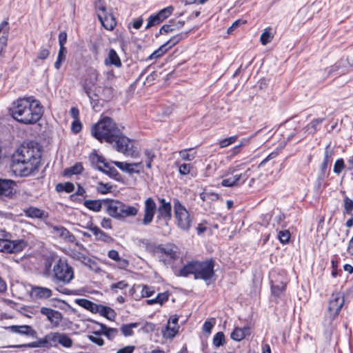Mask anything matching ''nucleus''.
<instances>
[{"label": "nucleus", "instance_id": "nucleus-47", "mask_svg": "<svg viewBox=\"0 0 353 353\" xmlns=\"http://www.w3.org/2000/svg\"><path fill=\"white\" fill-rule=\"evenodd\" d=\"M139 323H132L130 324L122 325L121 330L125 336H130L133 334V328H136L139 326Z\"/></svg>", "mask_w": 353, "mask_h": 353}, {"label": "nucleus", "instance_id": "nucleus-61", "mask_svg": "<svg viewBox=\"0 0 353 353\" xmlns=\"http://www.w3.org/2000/svg\"><path fill=\"white\" fill-rule=\"evenodd\" d=\"M145 155L146 157L145 162H146V167L148 168H151L152 165V161H153V159L155 157V154L152 150H146L145 151Z\"/></svg>", "mask_w": 353, "mask_h": 353}, {"label": "nucleus", "instance_id": "nucleus-1", "mask_svg": "<svg viewBox=\"0 0 353 353\" xmlns=\"http://www.w3.org/2000/svg\"><path fill=\"white\" fill-rule=\"evenodd\" d=\"M12 117L20 123L32 125L41 118L43 110L41 103L32 97L19 98L10 108Z\"/></svg>", "mask_w": 353, "mask_h": 353}, {"label": "nucleus", "instance_id": "nucleus-12", "mask_svg": "<svg viewBox=\"0 0 353 353\" xmlns=\"http://www.w3.org/2000/svg\"><path fill=\"white\" fill-rule=\"evenodd\" d=\"M344 301V297L340 292H334L332 294L329 301L328 310L333 319L339 315Z\"/></svg>", "mask_w": 353, "mask_h": 353}, {"label": "nucleus", "instance_id": "nucleus-45", "mask_svg": "<svg viewBox=\"0 0 353 353\" xmlns=\"http://www.w3.org/2000/svg\"><path fill=\"white\" fill-rule=\"evenodd\" d=\"M200 198L207 203L215 201L219 199V195L214 192L203 191L200 194Z\"/></svg>", "mask_w": 353, "mask_h": 353}, {"label": "nucleus", "instance_id": "nucleus-16", "mask_svg": "<svg viewBox=\"0 0 353 353\" xmlns=\"http://www.w3.org/2000/svg\"><path fill=\"white\" fill-rule=\"evenodd\" d=\"M51 232L54 236L61 238L68 242L73 243L76 241L74 235H73L68 230L63 226H51Z\"/></svg>", "mask_w": 353, "mask_h": 353}, {"label": "nucleus", "instance_id": "nucleus-37", "mask_svg": "<svg viewBox=\"0 0 353 353\" xmlns=\"http://www.w3.org/2000/svg\"><path fill=\"white\" fill-rule=\"evenodd\" d=\"M323 119H313L310 123L305 127V130L308 134H313L318 130L320 125L323 121Z\"/></svg>", "mask_w": 353, "mask_h": 353}, {"label": "nucleus", "instance_id": "nucleus-44", "mask_svg": "<svg viewBox=\"0 0 353 353\" xmlns=\"http://www.w3.org/2000/svg\"><path fill=\"white\" fill-rule=\"evenodd\" d=\"M83 167L81 163H77L74 165L67 168L64 170L63 174L65 176H70L72 174H78L83 172Z\"/></svg>", "mask_w": 353, "mask_h": 353}, {"label": "nucleus", "instance_id": "nucleus-10", "mask_svg": "<svg viewBox=\"0 0 353 353\" xmlns=\"http://www.w3.org/2000/svg\"><path fill=\"white\" fill-rule=\"evenodd\" d=\"M28 245L23 239L11 241L9 237L0 239V252L5 253H14L22 251Z\"/></svg>", "mask_w": 353, "mask_h": 353}, {"label": "nucleus", "instance_id": "nucleus-55", "mask_svg": "<svg viewBox=\"0 0 353 353\" xmlns=\"http://www.w3.org/2000/svg\"><path fill=\"white\" fill-rule=\"evenodd\" d=\"M278 238L281 243L286 244L290 241V233L287 230H281L279 232Z\"/></svg>", "mask_w": 353, "mask_h": 353}, {"label": "nucleus", "instance_id": "nucleus-24", "mask_svg": "<svg viewBox=\"0 0 353 353\" xmlns=\"http://www.w3.org/2000/svg\"><path fill=\"white\" fill-rule=\"evenodd\" d=\"M75 302L78 305L92 313H98L100 304L94 303L85 299H76Z\"/></svg>", "mask_w": 353, "mask_h": 353}, {"label": "nucleus", "instance_id": "nucleus-38", "mask_svg": "<svg viewBox=\"0 0 353 353\" xmlns=\"http://www.w3.org/2000/svg\"><path fill=\"white\" fill-rule=\"evenodd\" d=\"M185 37H186L185 33H179L173 37H172L167 42L164 44V47L167 50L174 46L177 44L181 40H182Z\"/></svg>", "mask_w": 353, "mask_h": 353}, {"label": "nucleus", "instance_id": "nucleus-31", "mask_svg": "<svg viewBox=\"0 0 353 353\" xmlns=\"http://www.w3.org/2000/svg\"><path fill=\"white\" fill-rule=\"evenodd\" d=\"M105 64L106 65H114L117 68L121 66V61L114 50L110 49L109 50L108 57L105 59Z\"/></svg>", "mask_w": 353, "mask_h": 353}, {"label": "nucleus", "instance_id": "nucleus-5", "mask_svg": "<svg viewBox=\"0 0 353 353\" xmlns=\"http://www.w3.org/2000/svg\"><path fill=\"white\" fill-rule=\"evenodd\" d=\"M53 277L56 282L68 284L74 279V270L66 261L59 259L53 266Z\"/></svg>", "mask_w": 353, "mask_h": 353}, {"label": "nucleus", "instance_id": "nucleus-29", "mask_svg": "<svg viewBox=\"0 0 353 353\" xmlns=\"http://www.w3.org/2000/svg\"><path fill=\"white\" fill-rule=\"evenodd\" d=\"M249 334H250V327L246 326L243 328L236 327L231 333V338L234 341H240Z\"/></svg>", "mask_w": 353, "mask_h": 353}, {"label": "nucleus", "instance_id": "nucleus-20", "mask_svg": "<svg viewBox=\"0 0 353 353\" xmlns=\"http://www.w3.org/2000/svg\"><path fill=\"white\" fill-rule=\"evenodd\" d=\"M240 168L241 165H239L235 167L229 168L226 176H228L229 174H231V176L223 179L221 181V185L224 187H233L236 185H239V183L236 176V171L241 170Z\"/></svg>", "mask_w": 353, "mask_h": 353}, {"label": "nucleus", "instance_id": "nucleus-32", "mask_svg": "<svg viewBox=\"0 0 353 353\" xmlns=\"http://www.w3.org/2000/svg\"><path fill=\"white\" fill-rule=\"evenodd\" d=\"M106 203L105 200H85L83 202V205L90 210L98 212L101 211L102 208V203Z\"/></svg>", "mask_w": 353, "mask_h": 353}, {"label": "nucleus", "instance_id": "nucleus-13", "mask_svg": "<svg viewBox=\"0 0 353 353\" xmlns=\"http://www.w3.org/2000/svg\"><path fill=\"white\" fill-rule=\"evenodd\" d=\"M157 211V204L154 200L149 197L144 201V215L142 223L148 225L152 222L154 216Z\"/></svg>", "mask_w": 353, "mask_h": 353}, {"label": "nucleus", "instance_id": "nucleus-56", "mask_svg": "<svg viewBox=\"0 0 353 353\" xmlns=\"http://www.w3.org/2000/svg\"><path fill=\"white\" fill-rule=\"evenodd\" d=\"M343 206L345 213L348 214H352V212L353 211V201L351 199L345 196L343 201Z\"/></svg>", "mask_w": 353, "mask_h": 353}, {"label": "nucleus", "instance_id": "nucleus-40", "mask_svg": "<svg viewBox=\"0 0 353 353\" xmlns=\"http://www.w3.org/2000/svg\"><path fill=\"white\" fill-rule=\"evenodd\" d=\"M333 153V150L330 148V145H327L325 149L324 159L321 166L323 172H325V170H326L328 164L330 162V159L332 158Z\"/></svg>", "mask_w": 353, "mask_h": 353}, {"label": "nucleus", "instance_id": "nucleus-22", "mask_svg": "<svg viewBox=\"0 0 353 353\" xmlns=\"http://www.w3.org/2000/svg\"><path fill=\"white\" fill-rule=\"evenodd\" d=\"M98 18L101 25L108 30H112L116 26V21L114 16L110 13H106L105 14L99 13Z\"/></svg>", "mask_w": 353, "mask_h": 353}, {"label": "nucleus", "instance_id": "nucleus-6", "mask_svg": "<svg viewBox=\"0 0 353 353\" xmlns=\"http://www.w3.org/2000/svg\"><path fill=\"white\" fill-rule=\"evenodd\" d=\"M154 252L164 264L171 263L179 257V248L172 243L159 245Z\"/></svg>", "mask_w": 353, "mask_h": 353}, {"label": "nucleus", "instance_id": "nucleus-17", "mask_svg": "<svg viewBox=\"0 0 353 353\" xmlns=\"http://www.w3.org/2000/svg\"><path fill=\"white\" fill-rule=\"evenodd\" d=\"M119 169L128 173H139L143 170L142 162L129 163L126 162L113 161L112 162Z\"/></svg>", "mask_w": 353, "mask_h": 353}, {"label": "nucleus", "instance_id": "nucleus-64", "mask_svg": "<svg viewBox=\"0 0 353 353\" xmlns=\"http://www.w3.org/2000/svg\"><path fill=\"white\" fill-rule=\"evenodd\" d=\"M82 125L79 119L74 120L71 125V130L74 133H78L81 130Z\"/></svg>", "mask_w": 353, "mask_h": 353}, {"label": "nucleus", "instance_id": "nucleus-14", "mask_svg": "<svg viewBox=\"0 0 353 353\" xmlns=\"http://www.w3.org/2000/svg\"><path fill=\"white\" fill-rule=\"evenodd\" d=\"M40 312L46 316L53 327H58L63 319L62 314L59 311L49 307H42Z\"/></svg>", "mask_w": 353, "mask_h": 353}, {"label": "nucleus", "instance_id": "nucleus-4", "mask_svg": "<svg viewBox=\"0 0 353 353\" xmlns=\"http://www.w3.org/2000/svg\"><path fill=\"white\" fill-rule=\"evenodd\" d=\"M119 130L116 123L111 118L105 117L92 127L91 133L100 142L112 143L113 139L117 137Z\"/></svg>", "mask_w": 353, "mask_h": 353}, {"label": "nucleus", "instance_id": "nucleus-46", "mask_svg": "<svg viewBox=\"0 0 353 353\" xmlns=\"http://www.w3.org/2000/svg\"><path fill=\"white\" fill-rule=\"evenodd\" d=\"M179 330L178 325H171L170 324H168L165 327V330H163V335L165 338H173L177 334Z\"/></svg>", "mask_w": 353, "mask_h": 353}, {"label": "nucleus", "instance_id": "nucleus-23", "mask_svg": "<svg viewBox=\"0 0 353 353\" xmlns=\"http://www.w3.org/2000/svg\"><path fill=\"white\" fill-rule=\"evenodd\" d=\"M107 203V213L114 218L121 219L122 203L114 201Z\"/></svg>", "mask_w": 353, "mask_h": 353}, {"label": "nucleus", "instance_id": "nucleus-51", "mask_svg": "<svg viewBox=\"0 0 353 353\" xmlns=\"http://www.w3.org/2000/svg\"><path fill=\"white\" fill-rule=\"evenodd\" d=\"M225 343V335L223 332L216 333L213 337V345L218 347L223 345Z\"/></svg>", "mask_w": 353, "mask_h": 353}, {"label": "nucleus", "instance_id": "nucleus-27", "mask_svg": "<svg viewBox=\"0 0 353 353\" xmlns=\"http://www.w3.org/2000/svg\"><path fill=\"white\" fill-rule=\"evenodd\" d=\"M25 215L32 219H45L48 216L47 213L39 208L30 207L24 210Z\"/></svg>", "mask_w": 353, "mask_h": 353}, {"label": "nucleus", "instance_id": "nucleus-30", "mask_svg": "<svg viewBox=\"0 0 353 353\" xmlns=\"http://www.w3.org/2000/svg\"><path fill=\"white\" fill-rule=\"evenodd\" d=\"M89 229L94 235L97 240L106 243L110 242L113 240L110 235L104 232L97 226H91L89 228Z\"/></svg>", "mask_w": 353, "mask_h": 353}, {"label": "nucleus", "instance_id": "nucleus-18", "mask_svg": "<svg viewBox=\"0 0 353 353\" xmlns=\"http://www.w3.org/2000/svg\"><path fill=\"white\" fill-rule=\"evenodd\" d=\"M30 295L35 299H48L52 296V291L51 289L41 286H32Z\"/></svg>", "mask_w": 353, "mask_h": 353}, {"label": "nucleus", "instance_id": "nucleus-35", "mask_svg": "<svg viewBox=\"0 0 353 353\" xmlns=\"http://www.w3.org/2000/svg\"><path fill=\"white\" fill-rule=\"evenodd\" d=\"M99 325L101 327V332L108 339L113 340L118 335L119 330L117 328L108 327L103 323H99Z\"/></svg>", "mask_w": 353, "mask_h": 353}, {"label": "nucleus", "instance_id": "nucleus-48", "mask_svg": "<svg viewBox=\"0 0 353 353\" xmlns=\"http://www.w3.org/2000/svg\"><path fill=\"white\" fill-rule=\"evenodd\" d=\"M56 189L58 192L64 191L70 193L74 190V185L72 183L66 182L64 183H59L56 186Z\"/></svg>", "mask_w": 353, "mask_h": 353}, {"label": "nucleus", "instance_id": "nucleus-54", "mask_svg": "<svg viewBox=\"0 0 353 353\" xmlns=\"http://www.w3.org/2000/svg\"><path fill=\"white\" fill-rule=\"evenodd\" d=\"M94 6H95V9H96V12H97V14L99 13L103 14L108 13L107 10H106L105 3L103 1L96 0L94 2Z\"/></svg>", "mask_w": 353, "mask_h": 353}, {"label": "nucleus", "instance_id": "nucleus-8", "mask_svg": "<svg viewBox=\"0 0 353 353\" xmlns=\"http://www.w3.org/2000/svg\"><path fill=\"white\" fill-rule=\"evenodd\" d=\"M112 143H114V147L118 152L128 156H135L133 141L123 135L121 130L119 131L117 137L113 139Z\"/></svg>", "mask_w": 353, "mask_h": 353}, {"label": "nucleus", "instance_id": "nucleus-60", "mask_svg": "<svg viewBox=\"0 0 353 353\" xmlns=\"http://www.w3.org/2000/svg\"><path fill=\"white\" fill-rule=\"evenodd\" d=\"M88 339L90 341H92V343H94L99 346H102L104 344V341L99 336V333L98 332H95L94 333V335L88 336Z\"/></svg>", "mask_w": 353, "mask_h": 353}, {"label": "nucleus", "instance_id": "nucleus-9", "mask_svg": "<svg viewBox=\"0 0 353 353\" xmlns=\"http://www.w3.org/2000/svg\"><path fill=\"white\" fill-rule=\"evenodd\" d=\"M214 275V261L212 260L205 261H196L195 279H202L205 281H208Z\"/></svg>", "mask_w": 353, "mask_h": 353}, {"label": "nucleus", "instance_id": "nucleus-63", "mask_svg": "<svg viewBox=\"0 0 353 353\" xmlns=\"http://www.w3.org/2000/svg\"><path fill=\"white\" fill-rule=\"evenodd\" d=\"M192 165L189 163H183L179 168V172L182 175H187L190 173Z\"/></svg>", "mask_w": 353, "mask_h": 353}, {"label": "nucleus", "instance_id": "nucleus-7", "mask_svg": "<svg viewBox=\"0 0 353 353\" xmlns=\"http://www.w3.org/2000/svg\"><path fill=\"white\" fill-rule=\"evenodd\" d=\"M174 210L178 227L182 230L188 231L192 223L189 212L177 199L174 200Z\"/></svg>", "mask_w": 353, "mask_h": 353}, {"label": "nucleus", "instance_id": "nucleus-2", "mask_svg": "<svg viewBox=\"0 0 353 353\" xmlns=\"http://www.w3.org/2000/svg\"><path fill=\"white\" fill-rule=\"evenodd\" d=\"M40 157V152L37 148L21 146L12 156L11 172L17 176H28L38 170Z\"/></svg>", "mask_w": 353, "mask_h": 353}, {"label": "nucleus", "instance_id": "nucleus-34", "mask_svg": "<svg viewBox=\"0 0 353 353\" xmlns=\"http://www.w3.org/2000/svg\"><path fill=\"white\" fill-rule=\"evenodd\" d=\"M139 210L137 207L125 205L122 203L121 219L129 216H134L138 214Z\"/></svg>", "mask_w": 353, "mask_h": 353}, {"label": "nucleus", "instance_id": "nucleus-41", "mask_svg": "<svg viewBox=\"0 0 353 353\" xmlns=\"http://www.w3.org/2000/svg\"><path fill=\"white\" fill-rule=\"evenodd\" d=\"M274 38V34L272 32V28L270 27L266 28L260 37V41L262 45L265 46L270 43Z\"/></svg>", "mask_w": 353, "mask_h": 353}, {"label": "nucleus", "instance_id": "nucleus-53", "mask_svg": "<svg viewBox=\"0 0 353 353\" xmlns=\"http://www.w3.org/2000/svg\"><path fill=\"white\" fill-rule=\"evenodd\" d=\"M112 188V186L109 183H103L102 182H100L97 185V190L99 193L105 194L110 192Z\"/></svg>", "mask_w": 353, "mask_h": 353}, {"label": "nucleus", "instance_id": "nucleus-26", "mask_svg": "<svg viewBox=\"0 0 353 353\" xmlns=\"http://www.w3.org/2000/svg\"><path fill=\"white\" fill-rule=\"evenodd\" d=\"M91 163L95 166V168L101 172L106 173L107 172L99 164L103 163L105 168H108V165L104 161L103 157L97 154L95 151L92 152L89 156Z\"/></svg>", "mask_w": 353, "mask_h": 353}, {"label": "nucleus", "instance_id": "nucleus-50", "mask_svg": "<svg viewBox=\"0 0 353 353\" xmlns=\"http://www.w3.org/2000/svg\"><path fill=\"white\" fill-rule=\"evenodd\" d=\"M174 8L172 6H168L162 10H161L157 14L159 16V17L162 19V21H164L168 17H169L172 13L173 12Z\"/></svg>", "mask_w": 353, "mask_h": 353}, {"label": "nucleus", "instance_id": "nucleus-62", "mask_svg": "<svg viewBox=\"0 0 353 353\" xmlns=\"http://www.w3.org/2000/svg\"><path fill=\"white\" fill-rule=\"evenodd\" d=\"M345 167V163L343 159L336 160L334 165V172L340 174Z\"/></svg>", "mask_w": 353, "mask_h": 353}, {"label": "nucleus", "instance_id": "nucleus-3", "mask_svg": "<svg viewBox=\"0 0 353 353\" xmlns=\"http://www.w3.org/2000/svg\"><path fill=\"white\" fill-rule=\"evenodd\" d=\"M59 345H61L63 347L70 348L73 345V340L65 333L52 332L44 336L43 338L39 339L36 341L19 346L48 349L50 347H58Z\"/></svg>", "mask_w": 353, "mask_h": 353}, {"label": "nucleus", "instance_id": "nucleus-11", "mask_svg": "<svg viewBox=\"0 0 353 353\" xmlns=\"http://www.w3.org/2000/svg\"><path fill=\"white\" fill-rule=\"evenodd\" d=\"M70 256L74 260L81 262L84 265L88 267L94 272H98L100 268L98 266L97 261L89 257L86 254L76 250H71Z\"/></svg>", "mask_w": 353, "mask_h": 353}, {"label": "nucleus", "instance_id": "nucleus-52", "mask_svg": "<svg viewBox=\"0 0 353 353\" xmlns=\"http://www.w3.org/2000/svg\"><path fill=\"white\" fill-rule=\"evenodd\" d=\"M162 21H163L162 19L159 17V16L157 14L155 15H151L149 17V18L148 19V23H147L145 28L148 29V28H151L152 26L159 24Z\"/></svg>", "mask_w": 353, "mask_h": 353}, {"label": "nucleus", "instance_id": "nucleus-36", "mask_svg": "<svg viewBox=\"0 0 353 353\" xmlns=\"http://www.w3.org/2000/svg\"><path fill=\"white\" fill-rule=\"evenodd\" d=\"M98 313L109 320H114L116 317V312L110 307L100 305Z\"/></svg>", "mask_w": 353, "mask_h": 353}, {"label": "nucleus", "instance_id": "nucleus-19", "mask_svg": "<svg viewBox=\"0 0 353 353\" xmlns=\"http://www.w3.org/2000/svg\"><path fill=\"white\" fill-rule=\"evenodd\" d=\"M14 186V181L0 179V196L12 197L15 193Z\"/></svg>", "mask_w": 353, "mask_h": 353}, {"label": "nucleus", "instance_id": "nucleus-57", "mask_svg": "<svg viewBox=\"0 0 353 353\" xmlns=\"http://www.w3.org/2000/svg\"><path fill=\"white\" fill-rule=\"evenodd\" d=\"M168 50L164 47L163 45H161L157 50H155L153 53H152L150 57H148V59H157L162 55H163Z\"/></svg>", "mask_w": 353, "mask_h": 353}, {"label": "nucleus", "instance_id": "nucleus-15", "mask_svg": "<svg viewBox=\"0 0 353 353\" xmlns=\"http://www.w3.org/2000/svg\"><path fill=\"white\" fill-rule=\"evenodd\" d=\"M98 72L95 70H91L83 83V89L89 98H91V93L92 92L93 88L98 81Z\"/></svg>", "mask_w": 353, "mask_h": 353}, {"label": "nucleus", "instance_id": "nucleus-21", "mask_svg": "<svg viewBox=\"0 0 353 353\" xmlns=\"http://www.w3.org/2000/svg\"><path fill=\"white\" fill-rule=\"evenodd\" d=\"M160 205L158 208V217L164 218L168 220L172 218V205L170 202L166 201L165 199H159Z\"/></svg>", "mask_w": 353, "mask_h": 353}, {"label": "nucleus", "instance_id": "nucleus-49", "mask_svg": "<svg viewBox=\"0 0 353 353\" xmlns=\"http://www.w3.org/2000/svg\"><path fill=\"white\" fill-rule=\"evenodd\" d=\"M175 30H176V26L174 24V21L170 20L168 24H165L161 28V29L159 30V33L161 34H167L169 32H174Z\"/></svg>", "mask_w": 353, "mask_h": 353}, {"label": "nucleus", "instance_id": "nucleus-59", "mask_svg": "<svg viewBox=\"0 0 353 353\" xmlns=\"http://www.w3.org/2000/svg\"><path fill=\"white\" fill-rule=\"evenodd\" d=\"M7 44V32L6 31L1 32L0 30V57L1 56L3 50Z\"/></svg>", "mask_w": 353, "mask_h": 353}, {"label": "nucleus", "instance_id": "nucleus-58", "mask_svg": "<svg viewBox=\"0 0 353 353\" xmlns=\"http://www.w3.org/2000/svg\"><path fill=\"white\" fill-rule=\"evenodd\" d=\"M238 139V136H232L220 141L219 145L221 148H225L234 143Z\"/></svg>", "mask_w": 353, "mask_h": 353}, {"label": "nucleus", "instance_id": "nucleus-33", "mask_svg": "<svg viewBox=\"0 0 353 353\" xmlns=\"http://www.w3.org/2000/svg\"><path fill=\"white\" fill-rule=\"evenodd\" d=\"M12 332L17 333L21 335H30L34 332L30 325H12L8 327Z\"/></svg>", "mask_w": 353, "mask_h": 353}, {"label": "nucleus", "instance_id": "nucleus-39", "mask_svg": "<svg viewBox=\"0 0 353 353\" xmlns=\"http://www.w3.org/2000/svg\"><path fill=\"white\" fill-rule=\"evenodd\" d=\"M179 154L183 160L191 161L195 158L196 152L193 148H189L180 150Z\"/></svg>", "mask_w": 353, "mask_h": 353}, {"label": "nucleus", "instance_id": "nucleus-42", "mask_svg": "<svg viewBox=\"0 0 353 353\" xmlns=\"http://www.w3.org/2000/svg\"><path fill=\"white\" fill-rule=\"evenodd\" d=\"M253 174V170L251 168H248L244 172H239V171H236V176L238 179V181L240 184H243L245 182V181L252 176Z\"/></svg>", "mask_w": 353, "mask_h": 353}, {"label": "nucleus", "instance_id": "nucleus-28", "mask_svg": "<svg viewBox=\"0 0 353 353\" xmlns=\"http://www.w3.org/2000/svg\"><path fill=\"white\" fill-rule=\"evenodd\" d=\"M196 261H192L187 263L181 269H180L178 276L186 277L190 274H196Z\"/></svg>", "mask_w": 353, "mask_h": 353}, {"label": "nucleus", "instance_id": "nucleus-25", "mask_svg": "<svg viewBox=\"0 0 353 353\" xmlns=\"http://www.w3.org/2000/svg\"><path fill=\"white\" fill-rule=\"evenodd\" d=\"M271 290L272 294L277 298L283 296L286 288V282L281 281L279 282L271 281Z\"/></svg>", "mask_w": 353, "mask_h": 353}, {"label": "nucleus", "instance_id": "nucleus-43", "mask_svg": "<svg viewBox=\"0 0 353 353\" xmlns=\"http://www.w3.org/2000/svg\"><path fill=\"white\" fill-rule=\"evenodd\" d=\"M67 54V49L65 46H59V50L58 52V56L57 61L54 63V68L57 70H59L61 68V65L63 61L65 60Z\"/></svg>", "mask_w": 353, "mask_h": 353}]
</instances>
